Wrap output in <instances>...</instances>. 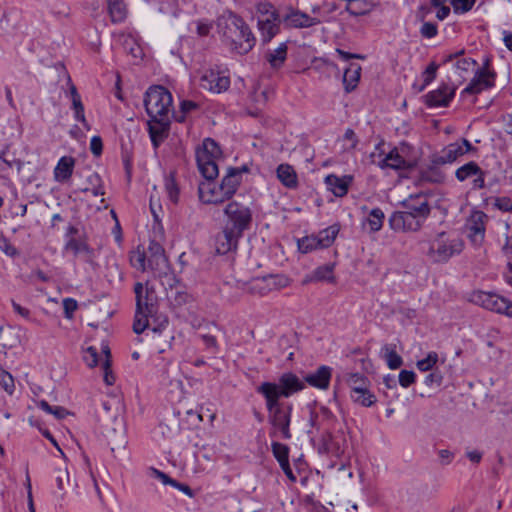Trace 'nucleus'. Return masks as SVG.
Returning a JSON list of instances; mask_svg holds the SVG:
<instances>
[{
	"instance_id": "obj_4",
	"label": "nucleus",
	"mask_w": 512,
	"mask_h": 512,
	"mask_svg": "<svg viewBox=\"0 0 512 512\" xmlns=\"http://www.w3.org/2000/svg\"><path fill=\"white\" fill-rule=\"evenodd\" d=\"M131 265L141 271H150L154 277L166 276L170 265L164 248L156 241H150L147 251L137 249L130 255Z\"/></svg>"
},
{
	"instance_id": "obj_31",
	"label": "nucleus",
	"mask_w": 512,
	"mask_h": 512,
	"mask_svg": "<svg viewBox=\"0 0 512 512\" xmlns=\"http://www.w3.org/2000/svg\"><path fill=\"white\" fill-rule=\"evenodd\" d=\"M107 9L113 23H122L127 17V7L124 0H107Z\"/></svg>"
},
{
	"instance_id": "obj_25",
	"label": "nucleus",
	"mask_w": 512,
	"mask_h": 512,
	"mask_svg": "<svg viewBox=\"0 0 512 512\" xmlns=\"http://www.w3.org/2000/svg\"><path fill=\"white\" fill-rule=\"evenodd\" d=\"M283 23L289 28H308L320 23L317 18L299 10L291 9L285 15H282Z\"/></svg>"
},
{
	"instance_id": "obj_37",
	"label": "nucleus",
	"mask_w": 512,
	"mask_h": 512,
	"mask_svg": "<svg viewBox=\"0 0 512 512\" xmlns=\"http://www.w3.org/2000/svg\"><path fill=\"white\" fill-rule=\"evenodd\" d=\"M385 219V214L380 208H373L367 215L365 223L369 226V231L371 233H376L380 231L383 227Z\"/></svg>"
},
{
	"instance_id": "obj_58",
	"label": "nucleus",
	"mask_w": 512,
	"mask_h": 512,
	"mask_svg": "<svg viewBox=\"0 0 512 512\" xmlns=\"http://www.w3.org/2000/svg\"><path fill=\"white\" fill-rule=\"evenodd\" d=\"M438 33V27L435 23L432 22H423L421 28H420V34L424 38H433Z\"/></svg>"
},
{
	"instance_id": "obj_13",
	"label": "nucleus",
	"mask_w": 512,
	"mask_h": 512,
	"mask_svg": "<svg viewBox=\"0 0 512 512\" xmlns=\"http://www.w3.org/2000/svg\"><path fill=\"white\" fill-rule=\"evenodd\" d=\"M488 60L482 68H477L469 84L461 91V97L466 94L478 95L482 91L490 89L495 85V72L488 69Z\"/></svg>"
},
{
	"instance_id": "obj_36",
	"label": "nucleus",
	"mask_w": 512,
	"mask_h": 512,
	"mask_svg": "<svg viewBox=\"0 0 512 512\" xmlns=\"http://www.w3.org/2000/svg\"><path fill=\"white\" fill-rule=\"evenodd\" d=\"M346 383L350 388V393H360L361 389H366L370 386V382L361 373H350L347 375Z\"/></svg>"
},
{
	"instance_id": "obj_1",
	"label": "nucleus",
	"mask_w": 512,
	"mask_h": 512,
	"mask_svg": "<svg viewBox=\"0 0 512 512\" xmlns=\"http://www.w3.org/2000/svg\"><path fill=\"white\" fill-rule=\"evenodd\" d=\"M144 105L150 120L149 135L155 147L167 136L171 117L174 115L172 94L163 86L150 87L144 98Z\"/></svg>"
},
{
	"instance_id": "obj_15",
	"label": "nucleus",
	"mask_w": 512,
	"mask_h": 512,
	"mask_svg": "<svg viewBox=\"0 0 512 512\" xmlns=\"http://www.w3.org/2000/svg\"><path fill=\"white\" fill-rule=\"evenodd\" d=\"M63 250L70 252L74 257L89 264L93 269L98 267L96 262L97 254L95 250L88 245L85 240L71 237L66 240Z\"/></svg>"
},
{
	"instance_id": "obj_40",
	"label": "nucleus",
	"mask_w": 512,
	"mask_h": 512,
	"mask_svg": "<svg viewBox=\"0 0 512 512\" xmlns=\"http://www.w3.org/2000/svg\"><path fill=\"white\" fill-rule=\"evenodd\" d=\"M440 165L432 164L423 173V179L431 183H442L445 180V173L439 169Z\"/></svg>"
},
{
	"instance_id": "obj_28",
	"label": "nucleus",
	"mask_w": 512,
	"mask_h": 512,
	"mask_svg": "<svg viewBox=\"0 0 512 512\" xmlns=\"http://www.w3.org/2000/svg\"><path fill=\"white\" fill-rule=\"evenodd\" d=\"M75 159L71 156L61 157L53 171L54 179L56 182L64 183L68 181L74 171Z\"/></svg>"
},
{
	"instance_id": "obj_39",
	"label": "nucleus",
	"mask_w": 512,
	"mask_h": 512,
	"mask_svg": "<svg viewBox=\"0 0 512 512\" xmlns=\"http://www.w3.org/2000/svg\"><path fill=\"white\" fill-rule=\"evenodd\" d=\"M382 352L384 353V358H385L387 365L390 369L395 370L402 366L403 359L397 353L395 346L385 345L382 348Z\"/></svg>"
},
{
	"instance_id": "obj_33",
	"label": "nucleus",
	"mask_w": 512,
	"mask_h": 512,
	"mask_svg": "<svg viewBox=\"0 0 512 512\" xmlns=\"http://www.w3.org/2000/svg\"><path fill=\"white\" fill-rule=\"evenodd\" d=\"M0 341L4 350L12 349L20 344V335L11 326H0Z\"/></svg>"
},
{
	"instance_id": "obj_24",
	"label": "nucleus",
	"mask_w": 512,
	"mask_h": 512,
	"mask_svg": "<svg viewBox=\"0 0 512 512\" xmlns=\"http://www.w3.org/2000/svg\"><path fill=\"white\" fill-rule=\"evenodd\" d=\"M247 171L248 169L245 166L242 168L230 167L227 169V173L223 177L220 184L222 186V190H224L229 199H231L238 190L242 182L243 172Z\"/></svg>"
},
{
	"instance_id": "obj_11",
	"label": "nucleus",
	"mask_w": 512,
	"mask_h": 512,
	"mask_svg": "<svg viewBox=\"0 0 512 512\" xmlns=\"http://www.w3.org/2000/svg\"><path fill=\"white\" fill-rule=\"evenodd\" d=\"M471 300L487 310L512 317V303L498 294L478 291L473 293Z\"/></svg>"
},
{
	"instance_id": "obj_38",
	"label": "nucleus",
	"mask_w": 512,
	"mask_h": 512,
	"mask_svg": "<svg viewBox=\"0 0 512 512\" xmlns=\"http://www.w3.org/2000/svg\"><path fill=\"white\" fill-rule=\"evenodd\" d=\"M350 398L355 404L363 407H371L377 400L375 394L370 391L369 387L361 389L360 393H350Z\"/></svg>"
},
{
	"instance_id": "obj_19",
	"label": "nucleus",
	"mask_w": 512,
	"mask_h": 512,
	"mask_svg": "<svg viewBox=\"0 0 512 512\" xmlns=\"http://www.w3.org/2000/svg\"><path fill=\"white\" fill-rule=\"evenodd\" d=\"M213 180L201 182L198 187L199 199L204 204H221L229 200L222 186L216 185Z\"/></svg>"
},
{
	"instance_id": "obj_59",
	"label": "nucleus",
	"mask_w": 512,
	"mask_h": 512,
	"mask_svg": "<svg viewBox=\"0 0 512 512\" xmlns=\"http://www.w3.org/2000/svg\"><path fill=\"white\" fill-rule=\"evenodd\" d=\"M416 375L413 371L410 370H402L399 373V384L403 388H408L411 384L415 382Z\"/></svg>"
},
{
	"instance_id": "obj_10",
	"label": "nucleus",
	"mask_w": 512,
	"mask_h": 512,
	"mask_svg": "<svg viewBox=\"0 0 512 512\" xmlns=\"http://www.w3.org/2000/svg\"><path fill=\"white\" fill-rule=\"evenodd\" d=\"M416 162L417 159L412 155L411 146L407 143H401L386 154L379 162V167L382 169L408 170L413 168Z\"/></svg>"
},
{
	"instance_id": "obj_35",
	"label": "nucleus",
	"mask_w": 512,
	"mask_h": 512,
	"mask_svg": "<svg viewBox=\"0 0 512 512\" xmlns=\"http://www.w3.org/2000/svg\"><path fill=\"white\" fill-rule=\"evenodd\" d=\"M339 231V225L333 224L321 230L318 234H316L315 236L317 238L318 245L320 246V248L324 249L330 247L334 243Z\"/></svg>"
},
{
	"instance_id": "obj_14",
	"label": "nucleus",
	"mask_w": 512,
	"mask_h": 512,
	"mask_svg": "<svg viewBox=\"0 0 512 512\" xmlns=\"http://www.w3.org/2000/svg\"><path fill=\"white\" fill-rule=\"evenodd\" d=\"M488 216L482 211H473L468 217L465 229L467 237L474 246H480L485 239Z\"/></svg>"
},
{
	"instance_id": "obj_47",
	"label": "nucleus",
	"mask_w": 512,
	"mask_h": 512,
	"mask_svg": "<svg viewBox=\"0 0 512 512\" xmlns=\"http://www.w3.org/2000/svg\"><path fill=\"white\" fill-rule=\"evenodd\" d=\"M0 387L9 395H12L15 390L14 379L12 375L5 370H0Z\"/></svg>"
},
{
	"instance_id": "obj_48",
	"label": "nucleus",
	"mask_w": 512,
	"mask_h": 512,
	"mask_svg": "<svg viewBox=\"0 0 512 512\" xmlns=\"http://www.w3.org/2000/svg\"><path fill=\"white\" fill-rule=\"evenodd\" d=\"M341 141L344 150H353L358 144L356 133L351 128L346 129Z\"/></svg>"
},
{
	"instance_id": "obj_29",
	"label": "nucleus",
	"mask_w": 512,
	"mask_h": 512,
	"mask_svg": "<svg viewBox=\"0 0 512 512\" xmlns=\"http://www.w3.org/2000/svg\"><path fill=\"white\" fill-rule=\"evenodd\" d=\"M276 177L280 183L288 189H296L298 187V175L293 166L282 163L276 168Z\"/></svg>"
},
{
	"instance_id": "obj_61",
	"label": "nucleus",
	"mask_w": 512,
	"mask_h": 512,
	"mask_svg": "<svg viewBox=\"0 0 512 512\" xmlns=\"http://www.w3.org/2000/svg\"><path fill=\"white\" fill-rule=\"evenodd\" d=\"M83 359L89 367H95L98 364L97 349L93 346L88 347L84 353Z\"/></svg>"
},
{
	"instance_id": "obj_64",
	"label": "nucleus",
	"mask_w": 512,
	"mask_h": 512,
	"mask_svg": "<svg viewBox=\"0 0 512 512\" xmlns=\"http://www.w3.org/2000/svg\"><path fill=\"white\" fill-rule=\"evenodd\" d=\"M196 32L199 36L205 37L207 36L212 28V24L207 20H197L195 22Z\"/></svg>"
},
{
	"instance_id": "obj_53",
	"label": "nucleus",
	"mask_w": 512,
	"mask_h": 512,
	"mask_svg": "<svg viewBox=\"0 0 512 512\" xmlns=\"http://www.w3.org/2000/svg\"><path fill=\"white\" fill-rule=\"evenodd\" d=\"M199 337L204 342L206 350L213 354L219 353L220 348L215 336L210 334H201Z\"/></svg>"
},
{
	"instance_id": "obj_55",
	"label": "nucleus",
	"mask_w": 512,
	"mask_h": 512,
	"mask_svg": "<svg viewBox=\"0 0 512 512\" xmlns=\"http://www.w3.org/2000/svg\"><path fill=\"white\" fill-rule=\"evenodd\" d=\"M493 207L502 212H511L512 199L507 196L496 197L493 199Z\"/></svg>"
},
{
	"instance_id": "obj_56",
	"label": "nucleus",
	"mask_w": 512,
	"mask_h": 512,
	"mask_svg": "<svg viewBox=\"0 0 512 512\" xmlns=\"http://www.w3.org/2000/svg\"><path fill=\"white\" fill-rule=\"evenodd\" d=\"M442 381V373L440 371L434 370L425 377L424 384L428 387H439L442 384Z\"/></svg>"
},
{
	"instance_id": "obj_44",
	"label": "nucleus",
	"mask_w": 512,
	"mask_h": 512,
	"mask_svg": "<svg viewBox=\"0 0 512 512\" xmlns=\"http://www.w3.org/2000/svg\"><path fill=\"white\" fill-rule=\"evenodd\" d=\"M297 246L298 250L304 254L321 249L315 235H309L298 239Z\"/></svg>"
},
{
	"instance_id": "obj_21",
	"label": "nucleus",
	"mask_w": 512,
	"mask_h": 512,
	"mask_svg": "<svg viewBox=\"0 0 512 512\" xmlns=\"http://www.w3.org/2000/svg\"><path fill=\"white\" fill-rule=\"evenodd\" d=\"M455 95V88L442 84L438 89L429 92L425 96V103L428 107H446Z\"/></svg>"
},
{
	"instance_id": "obj_34",
	"label": "nucleus",
	"mask_w": 512,
	"mask_h": 512,
	"mask_svg": "<svg viewBox=\"0 0 512 512\" xmlns=\"http://www.w3.org/2000/svg\"><path fill=\"white\" fill-rule=\"evenodd\" d=\"M287 50V44L283 42L277 48L267 53L266 59L272 68L278 69L283 66L287 58Z\"/></svg>"
},
{
	"instance_id": "obj_20",
	"label": "nucleus",
	"mask_w": 512,
	"mask_h": 512,
	"mask_svg": "<svg viewBox=\"0 0 512 512\" xmlns=\"http://www.w3.org/2000/svg\"><path fill=\"white\" fill-rule=\"evenodd\" d=\"M281 23L283 18L280 13L272 17H258L257 27L264 43L270 42L280 32Z\"/></svg>"
},
{
	"instance_id": "obj_62",
	"label": "nucleus",
	"mask_w": 512,
	"mask_h": 512,
	"mask_svg": "<svg viewBox=\"0 0 512 512\" xmlns=\"http://www.w3.org/2000/svg\"><path fill=\"white\" fill-rule=\"evenodd\" d=\"M438 69V65L434 62L430 63L423 73L424 84L428 85L432 82L436 77V72Z\"/></svg>"
},
{
	"instance_id": "obj_22",
	"label": "nucleus",
	"mask_w": 512,
	"mask_h": 512,
	"mask_svg": "<svg viewBox=\"0 0 512 512\" xmlns=\"http://www.w3.org/2000/svg\"><path fill=\"white\" fill-rule=\"evenodd\" d=\"M240 235L232 232L230 228L224 229L215 236L214 246L215 250L220 255H225L237 249Z\"/></svg>"
},
{
	"instance_id": "obj_5",
	"label": "nucleus",
	"mask_w": 512,
	"mask_h": 512,
	"mask_svg": "<svg viewBox=\"0 0 512 512\" xmlns=\"http://www.w3.org/2000/svg\"><path fill=\"white\" fill-rule=\"evenodd\" d=\"M306 388L304 379H300L293 372L280 375L278 383L265 381L256 387V392L265 400L279 402L281 398H289Z\"/></svg>"
},
{
	"instance_id": "obj_57",
	"label": "nucleus",
	"mask_w": 512,
	"mask_h": 512,
	"mask_svg": "<svg viewBox=\"0 0 512 512\" xmlns=\"http://www.w3.org/2000/svg\"><path fill=\"white\" fill-rule=\"evenodd\" d=\"M56 472V484L59 490L63 491L66 488V485H69L70 479H69V473L67 471V468L64 469H57Z\"/></svg>"
},
{
	"instance_id": "obj_8",
	"label": "nucleus",
	"mask_w": 512,
	"mask_h": 512,
	"mask_svg": "<svg viewBox=\"0 0 512 512\" xmlns=\"http://www.w3.org/2000/svg\"><path fill=\"white\" fill-rule=\"evenodd\" d=\"M464 243L459 237H448L440 233L431 241L427 256L437 263L447 262L451 257L462 252Z\"/></svg>"
},
{
	"instance_id": "obj_42",
	"label": "nucleus",
	"mask_w": 512,
	"mask_h": 512,
	"mask_svg": "<svg viewBox=\"0 0 512 512\" xmlns=\"http://www.w3.org/2000/svg\"><path fill=\"white\" fill-rule=\"evenodd\" d=\"M88 183L91 187L85 188L84 192H91L93 196H103L105 194L103 181L98 173H92L87 178Z\"/></svg>"
},
{
	"instance_id": "obj_43",
	"label": "nucleus",
	"mask_w": 512,
	"mask_h": 512,
	"mask_svg": "<svg viewBox=\"0 0 512 512\" xmlns=\"http://www.w3.org/2000/svg\"><path fill=\"white\" fill-rule=\"evenodd\" d=\"M164 186L169 200L176 204L179 200L180 191L173 174H169L165 177Z\"/></svg>"
},
{
	"instance_id": "obj_52",
	"label": "nucleus",
	"mask_w": 512,
	"mask_h": 512,
	"mask_svg": "<svg viewBox=\"0 0 512 512\" xmlns=\"http://www.w3.org/2000/svg\"><path fill=\"white\" fill-rule=\"evenodd\" d=\"M250 289L253 293H258L260 295H265L270 292L268 290L265 276L253 279L250 285Z\"/></svg>"
},
{
	"instance_id": "obj_63",
	"label": "nucleus",
	"mask_w": 512,
	"mask_h": 512,
	"mask_svg": "<svg viewBox=\"0 0 512 512\" xmlns=\"http://www.w3.org/2000/svg\"><path fill=\"white\" fill-rule=\"evenodd\" d=\"M78 304L77 301L73 298H65L63 300V308L66 318H71L73 313L77 310Z\"/></svg>"
},
{
	"instance_id": "obj_41",
	"label": "nucleus",
	"mask_w": 512,
	"mask_h": 512,
	"mask_svg": "<svg viewBox=\"0 0 512 512\" xmlns=\"http://www.w3.org/2000/svg\"><path fill=\"white\" fill-rule=\"evenodd\" d=\"M268 290L275 291L287 287L290 284V280L287 276L281 274H270L265 276Z\"/></svg>"
},
{
	"instance_id": "obj_45",
	"label": "nucleus",
	"mask_w": 512,
	"mask_h": 512,
	"mask_svg": "<svg viewBox=\"0 0 512 512\" xmlns=\"http://www.w3.org/2000/svg\"><path fill=\"white\" fill-rule=\"evenodd\" d=\"M199 109V104L191 100H183L180 103V115L174 114L177 122H183L187 114Z\"/></svg>"
},
{
	"instance_id": "obj_50",
	"label": "nucleus",
	"mask_w": 512,
	"mask_h": 512,
	"mask_svg": "<svg viewBox=\"0 0 512 512\" xmlns=\"http://www.w3.org/2000/svg\"><path fill=\"white\" fill-rule=\"evenodd\" d=\"M256 12L258 17H272V15L279 14V11L267 1L258 3L256 5Z\"/></svg>"
},
{
	"instance_id": "obj_6",
	"label": "nucleus",
	"mask_w": 512,
	"mask_h": 512,
	"mask_svg": "<svg viewBox=\"0 0 512 512\" xmlns=\"http://www.w3.org/2000/svg\"><path fill=\"white\" fill-rule=\"evenodd\" d=\"M221 156L218 144L211 138L204 139L196 150V162L201 175L206 180H214L219 174L217 160Z\"/></svg>"
},
{
	"instance_id": "obj_2",
	"label": "nucleus",
	"mask_w": 512,
	"mask_h": 512,
	"mask_svg": "<svg viewBox=\"0 0 512 512\" xmlns=\"http://www.w3.org/2000/svg\"><path fill=\"white\" fill-rule=\"evenodd\" d=\"M136 296V311L133 331L141 334L146 329L160 333L168 326V317L157 313V297L153 287L137 282L134 285Z\"/></svg>"
},
{
	"instance_id": "obj_17",
	"label": "nucleus",
	"mask_w": 512,
	"mask_h": 512,
	"mask_svg": "<svg viewBox=\"0 0 512 512\" xmlns=\"http://www.w3.org/2000/svg\"><path fill=\"white\" fill-rule=\"evenodd\" d=\"M455 177L459 182L473 178L472 189L480 190L485 187L486 172L475 161H469L455 171Z\"/></svg>"
},
{
	"instance_id": "obj_30",
	"label": "nucleus",
	"mask_w": 512,
	"mask_h": 512,
	"mask_svg": "<svg viewBox=\"0 0 512 512\" xmlns=\"http://www.w3.org/2000/svg\"><path fill=\"white\" fill-rule=\"evenodd\" d=\"M334 265L333 264H324L319 267H317L311 274H308L304 277L302 280V284L306 285L311 282H318V281H328L333 282L334 281Z\"/></svg>"
},
{
	"instance_id": "obj_16",
	"label": "nucleus",
	"mask_w": 512,
	"mask_h": 512,
	"mask_svg": "<svg viewBox=\"0 0 512 512\" xmlns=\"http://www.w3.org/2000/svg\"><path fill=\"white\" fill-rule=\"evenodd\" d=\"M389 226L395 232H417L425 222L411 215L405 209L402 211H394L389 219Z\"/></svg>"
},
{
	"instance_id": "obj_9",
	"label": "nucleus",
	"mask_w": 512,
	"mask_h": 512,
	"mask_svg": "<svg viewBox=\"0 0 512 512\" xmlns=\"http://www.w3.org/2000/svg\"><path fill=\"white\" fill-rule=\"evenodd\" d=\"M224 213L228 219L225 227L230 228L237 235L242 237L244 231L250 228L252 211L248 206L232 201L227 204Z\"/></svg>"
},
{
	"instance_id": "obj_26",
	"label": "nucleus",
	"mask_w": 512,
	"mask_h": 512,
	"mask_svg": "<svg viewBox=\"0 0 512 512\" xmlns=\"http://www.w3.org/2000/svg\"><path fill=\"white\" fill-rule=\"evenodd\" d=\"M461 156H463V145L454 142L445 146L439 154L434 155L431 162L436 165L451 164Z\"/></svg>"
},
{
	"instance_id": "obj_7",
	"label": "nucleus",
	"mask_w": 512,
	"mask_h": 512,
	"mask_svg": "<svg viewBox=\"0 0 512 512\" xmlns=\"http://www.w3.org/2000/svg\"><path fill=\"white\" fill-rule=\"evenodd\" d=\"M265 406L268 411V420L273 430L270 436H280L285 440H290L292 434L290 432L292 405L282 406L279 402L265 400Z\"/></svg>"
},
{
	"instance_id": "obj_18",
	"label": "nucleus",
	"mask_w": 512,
	"mask_h": 512,
	"mask_svg": "<svg viewBox=\"0 0 512 512\" xmlns=\"http://www.w3.org/2000/svg\"><path fill=\"white\" fill-rule=\"evenodd\" d=\"M401 205L407 212H410L411 215L423 222H426L431 213L429 201L427 197L422 194L410 195L401 202Z\"/></svg>"
},
{
	"instance_id": "obj_54",
	"label": "nucleus",
	"mask_w": 512,
	"mask_h": 512,
	"mask_svg": "<svg viewBox=\"0 0 512 512\" xmlns=\"http://www.w3.org/2000/svg\"><path fill=\"white\" fill-rule=\"evenodd\" d=\"M272 452L277 461L285 460L289 457V449L285 444L273 442L271 444Z\"/></svg>"
},
{
	"instance_id": "obj_51",
	"label": "nucleus",
	"mask_w": 512,
	"mask_h": 512,
	"mask_svg": "<svg viewBox=\"0 0 512 512\" xmlns=\"http://www.w3.org/2000/svg\"><path fill=\"white\" fill-rule=\"evenodd\" d=\"M72 109L74 111V118L76 121L82 123L84 129L89 131L91 129L89 123L86 120L84 113V105L82 102L72 104Z\"/></svg>"
},
{
	"instance_id": "obj_49",
	"label": "nucleus",
	"mask_w": 512,
	"mask_h": 512,
	"mask_svg": "<svg viewBox=\"0 0 512 512\" xmlns=\"http://www.w3.org/2000/svg\"><path fill=\"white\" fill-rule=\"evenodd\" d=\"M476 0H452L451 5L455 14H464L470 11Z\"/></svg>"
},
{
	"instance_id": "obj_3",
	"label": "nucleus",
	"mask_w": 512,
	"mask_h": 512,
	"mask_svg": "<svg viewBox=\"0 0 512 512\" xmlns=\"http://www.w3.org/2000/svg\"><path fill=\"white\" fill-rule=\"evenodd\" d=\"M217 31L223 42L240 55L247 54L256 44V38L243 18L226 12L217 18Z\"/></svg>"
},
{
	"instance_id": "obj_60",
	"label": "nucleus",
	"mask_w": 512,
	"mask_h": 512,
	"mask_svg": "<svg viewBox=\"0 0 512 512\" xmlns=\"http://www.w3.org/2000/svg\"><path fill=\"white\" fill-rule=\"evenodd\" d=\"M477 61L472 58H461L455 63V67L458 70L469 72L477 66Z\"/></svg>"
},
{
	"instance_id": "obj_23",
	"label": "nucleus",
	"mask_w": 512,
	"mask_h": 512,
	"mask_svg": "<svg viewBox=\"0 0 512 512\" xmlns=\"http://www.w3.org/2000/svg\"><path fill=\"white\" fill-rule=\"evenodd\" d=\"M332 372L333 369L330 366L321 365L304 377L305 385L308 384L319 390H327L330 386Z\"/></svg>"
},
{
	"instance_id": "obj_27",
	"label": "nucleus",
	"mask_w": 512,
	"mask_h": 512,
	"mask_svg": "<svg viewBox=\"0 0 512 512\" xmlns=\"http://www.w3.org/2000/svg\"><path fill=\"white\" fill-rule=\"evenodd\" d=\"M352 181L353 177L350 175L339 177L337 175L331 174L325 178V184L336 197L345 196Z\"/></svg>"
},
{
	"instance_id": "obj_46",
	"label": "nucleus",
	"mask_w": 512,
	"mask_h": 512,
	"mask_svg": "<svg viewBox=\"0 0 512 512\" xmlns=\"http://www.w3.org/2000/svg\"><path fill=\"white\" fill-rule=\"evenodd\" d=\"M438 362V354L434 351L429 352L427 357L421 360H418L416 365L417 368L422 372H427L433 369V367Z\"/></svg>"
},
{
	"instance_id": "obj_32",
	"label": "nucleus",
	"mask_w": 512,
	"mask_h": 512,
	"mask_svg": "<svg viewBox=\"0 0 512 512\" xmlns=\"http://www.w3.org/2000/svg\"><path fill=\"white\" fill-rule=\"evenodd\" d=\"M361 66L359 64H350L343 74V84L347 93L353 91L360 80Z\"/></svg>"
},
{
	"instance_id": "obj_12",
	"label": "nucleus",
	"mask_w": 512,
	"mask_h": 512,
	"mask_svg": "<svg viewBox=\"0 0 512 512\" xmlns=\"http://www.w3.org/2000/svg\"><path fill=\"white\" fill-rule=\"evenodd\" d=\"M200 85L210 92L221 93L230 87V77L227 71L215 66L203 71L200 77Z\"/></svg>"
}]
</instances>
